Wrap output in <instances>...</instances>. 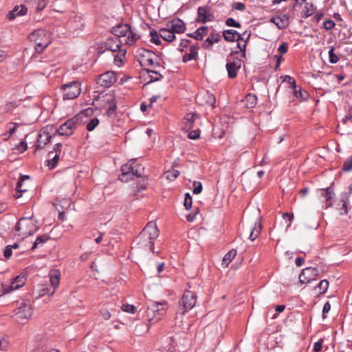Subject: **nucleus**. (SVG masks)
<instances>
[{
  "label": "nucleus",
  "instance_id": "43",
  "mask_svg": "<svg viewBox=\"0 0 352 352\" xmlns=\"http://www.w3.org/2000/svg\"><path fill=\"white\" fill-rule=\"evenodd\" d=\"M49 237L46 235L38 236L33 244L32 249H35L39 244L43 243L48 240Z\"/></svg>",
  "mask_w": 352,
  "mask_h": 352
},
{
  "label": "nucleus",
  "instance_id": "48",
  "mask_svg": "<svg viewBox=\"0 0 352 352\" xmlns=\"http://www.w3.org/2000/svg\"><path fill=\"white\" fill-rule=\"evenodd\" d=\"M192 197L190 196L188 193L186 194L185 199H184V206L187 210L190 209L192 207Z\"/></svg>",
  "mask_w": 352,
  "mask_h": 352
},
{
  "label": "nucleus",
  "instance_id": "47",
  "mask_svg": "<svg viewBox=\"0 0 352 352\" xmlns=\"http://www.w3.org/2000/svg\"><path fill=\"white\" fill-rule=\"evenodd\" d=\"M17 126H18V124L16 123H14V122H10L8 124V126H7L8 133V138H9L15 132Z\"/></svg>",
  "mask_w": 352,
  "mask_h": 352
},
{
  "label": "nucleus",
  "instance_id": "16",
  "mask_svg": "<svg viewBox=\"0 0 352 352\" xmlns=\"http://www.w3.org/2000/svg\"><path fill=\"white\" fill-rule=\"evenodd\" d=\"M166 26L169 28L174 34H182L186 30L185 23L179 19H175L166 23Z\"/></svg>",
  "mask_w": 352,
  "mask_h": 352
},
{
  "label": "nucleus",
  "instance_id": "54",
  "mask_svg": "<svg viewBox=\"0 0 352 352\" xmlns=\"http://www.w3.org/2000/svg\"><path fill=\"white\" fill-rule=\"evenodd\" d=\"M232 8L236 10L243 11L245 10V4L242 2H235L232 3Z\"/></svg>",
  "mask_w": 352,
  "mask_h": 352
},
{
  "label": "nucleus",
  "instance_id": "22",
  "mask_svg": "<svg viewBox=\"0 0 352 352\" xmlns=\"http://www.w3.org/2000/svg\"><path fill=\"white\" fill-rule=\"evenodd\" d=\"M28 8L24 5L16 6L8 14V19L10 21L14 19L17 16H23L26 14Z\"/></svg>",
  "mask_w": 352,
  "mask_h": 352
},
{
  "label": "nucleus",
  "instance_id": "17",
  "mask_svg": "<svg viewBox=\"0 0 352 352\" xmlns=\"http://www.w3.org/2000/svg\"><path fill=\"white\" fill-rule=\"evenodd\" d=\"M122 41H120L118 38H109L107 40V41L103 44L104 45V50L110 51L113 53L116 52L118 50L120 49Z\"/></svg>",
  "mask_w": 352,
  "mask_h": 352
},
{
  "label": "nucleus",
  "instance_id": "19",
  "mask_svg": "<svg viewBox=\"0 0 352 352\" xmlns=\"http://www.w3.org/2000/svg\"><path fill=\"white\" fill-rule=\"evenodd\" d=\"M50 284L54 287L53 291L50 294V296L54 294L56 288L58 286L60 279V272L58 270H51L49 274Z\"/></svg>",
  "mask_w": 352,
  "mask_h": 352
},
{
  "label": "nucleus",
  "instance_id": "23",
  "mask_svg": "<svg viewBox=\"0 0 352 352\" xmlns=\"http://www.w3.org/2000/svg\"><path fill=\"white\" fill-rule=\"evenodd\" d=\"M50 139L51 135L49 133L41 132L36 140V151L42 149L50 141Z\"/></svg>",
  "mask_w": 352,
  "mask_h": 352
},
{
  "label": "nucleus",
  "instance_id": "12",
  "mask_svg": "<svg viewBox=\"0 0 352 352\" xmlns=\"http://www.w3.org/2000/svg\"><path fill=\"white\" fill-rule=\"evenodd\" d=\"M318 270L315 267H307L303 269L301 274L299 275L300 282L302 284L311 283L315 280L316 277L318 275Z\"/></svg>",
  "mask_w": 352,
  "mask_h": 352
},
{
  "label": "nucleus",
  "instance_id": "1",
  "mask_svg": "<svg viewBox=\"0 0 352 352\" xmlns=\"http://www.w3.org/2000/svg\"><path fill=\"white\" fill-rule=\"evenodd\" d=\"M159 236V230L154 222H149L134 241L133 250L148 252L153 250L154 241Z\"/></svg>",
  "mask_w": 352,
  "mask_h": 352
},
{
  "label": "nucleus",
  "instance_id": "7",
  "mask_svg": "<svg viewBox=\"0 0 352 352\" xmlns=\"http://www.w3.org/2000/svg\"><path fill=\"white\" fill-rule=\"evenodd\" d=\"M32 310L29 300H23L15 313V320L18 323H25L32 316Z\"/></svg>",
  "mask_w": 352,
  "mask_h": 352
},
{
  "label": "nucleus",
  "instance_id": "45",
  "mask_svg": "<svg viewBox=\"0 0 352 352\" xmlns=\"http://www.w3.org/2000/svg\"><path fill=\"white\" fill-rule=\"evenodd\" d=\"M342 169L344 172H348L352 170V157L348 158L344 162Z\"/></svg>",
  "mask_w": 352,
  "mask_h": 352
},
{
  "label": "nucleus",
  "instance_id": "28",
  "mask_svg": "<svg viewBox=\"0 0 352 352\" xmlns=\"http://www.w3.org/2000/svg\"><path fill=\"white\" fill-rule=\"evenodd\" d=\"M142 56V59L140 60V63L143 65H152L153 64L152 56L153 53L151 51H143V54H140Z\"/></svg>",
  "mask_w": 352,
  "mask_h": 352
},
{
  "label": "nucleus",
  "instance_id": "15",
  "mask_svg": "<svg viewBox=\"0 0 352 352\" xmlns=\"http://www.w3.org/2000/svg\"><path fill=\"white\" fill-rule=\"evenodd\" d=\"M197 21L206 23L213 20L214 16L210 13V9L207 6L199 7L197 9Z\"/></svg>",
  "mask_w": 352,
  "mask_h": 352
},
{
  "label": "nucleus",
  "instance_id": "10",
  "mask_svg": "<svg viewBox=\"0 0 352 352\" xmlns=\"http://www.w3.org/2000/svg\"><path fill=\"white\" fill-rule=\"evenodd\" d=\"M78 122V118L75 117L67 120L65 123L59 126L58 129V134L65 136L72 135L76 128Z\"/></svg>",
  "mask_w": 352,
  "mask_h": 352
},
{
  "label": "nucleus",
  "instance_id": "14",
  "mask_svg": "<svg viewBox=\"0 0 352 352\" xmlns=\"http://www.w3.org/2000/svg\"><path fill=\"white\" fill-rule=\"evenodd\" d=\"M241 66V61L240 59L232 60V56H229L226 65L229 78H235Z\"/></svg>",
  "mask_w": 352,
  "mask_h": 352
},
{
  "label": "nucleus",
  "instance_id": "62",
  "mask_svg": "<svg viewBox=\"0 0 352 352\" xmlns=\"http://www.w3.org/2000/svg\"><path fill=\"white\" fill-rule=\"evenodd\" d=\"M331 309V305L329 302L324 303L322 309L323 318H326L325 314H327Z\"/></svg>",
  "mask_w": 352,
  "mask_h": 352
},
{
  "label": "nucleus",
  "instance_id": "49",
  "mask_svg": "<svg viewBox=\"0 0 352 352\" xmlns=\"http://www.w3.org/2000/svg\"><path fill=\"white\" fill-rule=\"evenodd\" d=\"M284 81L292 85V88L294 89V90L297 93V91L296 89V81L294 78H292L289 76H285L284 77Z\"/></svg>",
  "mask_w": 352,
  "mask_h": 352
},
{
  "label": "nucleus",
  "instance_id": "53",
  "mask_svg": "<svg viewBox=\"0 0 352 352\" xmlns=\"http://www.w3.org/2000/svg\"><path fill=\"white\" fill-rule=\"evenodd\" d=\"M200 133L199 130H192L188 133V138L192 140H197L199 138Z\"/></svg>",
  "mask_w": 352,
  "mask_h": 352
},
{
  "label": "nucleus",
  "instance_id": "11",
  "mask_svg": "<svg viewBox=\"0 0 352 352\" xmlns=\"http://www.w3.org/2000/svg\"><path fill=\"white\" fill-rule=\"evenodd\" d=\"M196 302L197 297L195 294L190 291H186L183 295L180 303L181 306L184 309L182 314L191 309L195 305Z\"/></svg>",
  "mask_w": 352,
  "mask_h": 352
},
{
  "label": "nucleus",
  "instance_id": "44",
  "mask_svg": "<svg viewBox=\"0 0 352 352\" xmlns=\"http://www.w3.org/2000/svg\"><path fill=\"white\" fill-rule=\"evenodd\" d=\"M24 179H29V176L23 175L21 177L20 180L17 183L16 189L19 192H26L27 189L23 188V182Z\"/></svg>",
  "mask_w": 352,
  "mask_h": 352
},
{
  "label": "nucleus",
  "instance_id": "40",
  "mask_svg": "<svg viewBox=\"0 0 352 352\" xmlns=\"http://www.w3.org/2000/svg\"><path fill=\"white\" fill-rule=\"evenodd\" d=\"M329 60L331 63H337L339 60L338 56L334 53V48L331 47L329 51Z\"/></svg>",
  "mask_w": 352,
  "mask_h": 352
},
{
  "label": "nucleus",
  "instance_id": "9",
  "mask_svg": "<svg viewBox=\"0 0 352 352\" xmlns=\"http://www.w3.org/2000/svg\"><path fill=\"white\" fill-rule=\"evenodd\" d=\"M61 149L62 144L60 143H57L54 146L53 150L48 153V159L45 163L46 166H47L50 169H53L56 166L60 159Z\"/></svg>",
  "mask_w": 352,
  "mask_h": 352
},
{
  "label": "nucleus",
  "instance_id": "6",
  "mask_svg": "<svg viewBox=\"0 0 352 352\" xmlns=\"http://www.w3.org/2000/svg\"><path fill=\"white\" fill-rule=\"evenodd\" d=\"M29 38L31 41L34 43L35 50L38 52H42L51 43L50 34L43 29L34 31Z\"/></svg>",
  "mask_w": 352,
  "mask_h": 352
},
{
  "label": "nucleus",
  "instance_id": "5",
  "mask_svg": "<svg viewBox=\"0 0 352 352\" xmlns=\"http://www.w3.org/2000/svg\"><path fill=\"white\" fill-rule=\"evenodd\" d=\"M166 302H151L147 307L146 317L151 323L160 321L166 314Z\"/></svg>",
  "mask_w": 352,
  "mask_h": 352
},
{
  "label": "nucleus",
  "instance_id": "42",
  "mask_svg": "<svg viewBox=\"0 0 352 352\" xmlns=\"http://www.w3.org/2000/svg\"><path fill=\"white\" fill-rule=\"evenodd\" d=\"M10 342L2 335L0 334V350L6 351L8 349Z\"/></svg>",
  "mask_w": 352,
  "mask_h": 352
},
{
  "label": "nucleus",
  "instance_id": "63",
  "mask_svg": "<svg viewBox=\"0 0 352 352\" xmlns=\"http://www.w3.org/2000/svg\"><path fill=\"white\" fill-rule=\"evenodd\" d=\"M322 341H318L314 343V350L316 352H320L322 350Z\"/></svg>",
  "mask_w": 352,
  "mask_h": 352
},
{
  "label": "nucleus",
  "instance_id": "18",
  "mask_svg": "<svg viewBox=\"0 0 352 352\" xmlns=\"http://www.w3.org/2000/svg\"><path fill=\"white\" fill-rule=\"evenodd\" d=\"M25 282V279L24 276H16L14 279V280L12 281V283H11L10 285L5 286L3 287V294H8L13 290L19 289V287L24 285Z\"/></svg>",
  "mask_w": 352,
  "mask_h": 352
},
{
  "label": "nucleus",
  "instance_id": "64",
  "mask_svg": "<svg viewBox=\"0 0 352 352\" xmlns=\"http://www.w3.org/2000/svg\"><path fill=\"white\" fill-rule=\"evenodd\" d=\"M12 251L11 249V247H9L8 245L6 248L4 250V256L6 259H9L10 256H12Z\"/></svg>",
  "mask_w": 352,
  "mask_h": 352
},
{
  "label": "nucleus",
  "instance_id": "21",
  "mask_svg": "<svg viewBox=\"0 0 352 352\" xmlns=\"http://www.w3.org/2000/svg\"><path fill=\"white\" fill-rule=\"evenodd\" d=\"M270 21L274 23L278 29L282 30L289 25V18L287 14H283L272 18Z\"/></svg>",
  "mask_w": 352,
  "mask_h": 352
},
{
  "label": "nucleus",
  "instance_id": "34",
  "mask_svg": "<svg viewBox=\"0 0 352 352\" xmlns=\"http://www.w3.org/2000/svg\"><path fill=\"white\" fill-rule=\"evenodd\" d=\"M220 35L218 33H211L208 38L204 41L206 47H210L213 43H217L220 39Z\"/></svg>",
  "mask_w": 352,
  "mask_h": 352
},
{
  "label": "nucleus",
  "instance_id": "20",
  "mask_svg": "<svg viewBox=\"0 0 352 352\" xmlns=\"http://www.w3.org/2000/svg\"><path fill=\"white\" fill-rule=\"evenodd\" d=\"M199 118L195 113H187L184 118V129L186 131L191 130L194 126V122Z\"/></svg>",
  "mask_w": 352,
  "mask_h": 352
},
{
  "label": "nucleus",
  "instance_id": "27",
  "mask_svg": "<svg viewBox=\"0 0 352 352\" xmlns=\"http://www.w3.org/2000/svg\"><path fill=\"white\" fill-rule=\"evenodd\" d=\"M223 35L224 38L229 42L238 40L241 37V35L236 31L233 30H225L223 33Z\"/></svg>",
  "mask_w": 352,
  "mask_h": 352
},
{
  "label": "nucleus",
  "instance_id": "59",
  "mask_svg": "<svg viewBox=\"0 0 352 352\" xmlns=\"http://www.w3.org/2000/svg\"><path fill=\"white\" fill-rule=\"evenodd\" d=\"M340 214H346L348 213L347 204L346 201H342V206L341 208H340Z\"/></svg>",
  "mask_w": 352,
  "mask_h": 352
},
{
  "label": "nucleus",
  "instance_id": "31",
  "mask_svg": "<svg viewBox=\"0 0 352 352\" xmlns=\"http://www.w3.org/2000/svg\"><path fill=\"white\" fill-rule=\"evenodd\" d=\"M256 101H257L256 96L254 94H249L245 96V100H243V102H244V105L245 106L246 108L251 109V108H253L256 105Z\"/></svg>",
  "mask_w": 352,
  "mask_h": 352
},
{
  "label": "nucleus",
  "instance_id": "56",
  "mask_svg": "<svg viewBox=\"0 0 352 352\" xmlns=\"http://www.w3.org/2000/svg\"><path fill=\"white\" fill-rule=\"evenodd\" d=\"M28 148V145L26 144L25 142H21L17 146H16V149L20 152V153H23L24 151H25Z\"/></svg>",
  "mask_w": 352,
  "mask_h": 352
},
{
  "label": "nucleus",
  "instance_id": "55",
  "mask_svg": "<svg viewBox=\"0 0 352 352\" xmlns=\"http://www.w3.org/2000/svg\"><path fill=\"white\" fill-rule=\"evenodd\" d=\"M226 23L228 26L236 27V28L240 27V24L238 22L235 21V20L233 19L232 18H228L226 20Z\"/></svg>",
  "mask_w": 352,
  "mask_h": 352
},
{
  "label": "nucleus",
  "instance_id": "2",
  "mask_svg": "<svg viewBox=\"0 0 352 352\" xmlns=\"http://www.w3.org/2000/svg\"><path fill=\"white\" fill-rule=\"evenodd\" d=\"M38 229V222L32 217L21 218L15 226L16 235L22 239L34 234Z\"/></svg>",
  "mask_w": 352,
  "mask_h": 352
},
{
  "label": "nucleus",
  "instance_id": "29",
  "mask_svg": "<svg viewBox=\"0 0 352 352\" xmlns=\"http://www.w3.org/2000/svg\"><path fill=\"white\" fill-rule=\"evenodd\" d=\"M197 47L195 45H191L190 47V52L184 54L182 60L185 63L190 60H195L197 57Z\"/></svg>",
  "mask_w": 352,
  "mask_h": 352
},
{
  "label": "nucleus",
  "instance_id": "33",
  "mask_svg": "<svg viewBox=\"0 0 352 352\" xmlns=\"http://www.w3.org/2000/svg\"><path fill=\"white\" fill-rule=\"evenodd\" d=\"M236 256V250L234 249H232L230 250L223 258L222 260V265H224V267H228V265L230 263V262L235 258Z\"/></svg>",
  "mask_w": 352,
  "mask_h": 352
},
{
  "label": "nucleus",
  "instance_id": "60",
  "mask_svg": "<svg viewBox=\"0 0 352 352\" xmlns=\"http://www.w3.org/2000/svg\"><path fill=\"white\" fill-rule=\"evenodd\" d=\"M189 43L188 40L182 39L179 45L178 49L180 51H184V49L188 46Z\"/></svg>",
  "mask_w": 352,
  "mask_h": 352
},
{
  "label": "nucleus",
  "instance_id": "4",
  "mask_svg": "<svg viewBox=\"0 0 352 352\" xmlns=\"http://www.w3.org/2000/svg\"><path fill=\"white\" fill-rule=\"evenodd\" d=\"M121 171L122 174L120 175V179L126 182L132 179L133 177H141L144 173V167L136 163L135 160H131L122 166Z\"/></svg>",
  "mask_w": 352,
  "mask_h": 352
},
{
  "label": "nucleus",
  "instance_id": "3",
  "mask_svg": "<svg viewBox=\"0 0 352 352\" xmlns=\"http://www.w3.org/2000/svg\"><path fill=\"white\" fill-rule=\"evenodd\" d=\"M113 38H118L120 41L126 45H133L139 38L137 34L127 24H122L113 28Z\"/></svg>",
  "mask_w": 352,
  "mask_h": 352
},
{
  "label": "nucleus",
  "instance_id": "25",
  "mask_svg": "<svg viewBox=\"0 0 352 352\" xmlns=\"http://www.w3.org/2000/svg\"><path fill=\"white\" fill-rule=\"evenodd\" d=\"M67 26L74 30H80L83 27L82 17L79 15H75L72 19L68 21Z\"/></svg>",
  "mask_w": 352,
  "mask_h": 352
},
{
  "label": "nucleus",
  "instance_id": "38",
  "mask_svg": "<svg viewBox=\"0 0 352 352\" xmlns=\"http://www.w3.org/2000/svg\"><path fill=\"white\" fill-rule=\"evenodd\" d=\"M179 175V171L177 170L172 169L165 173L166 178L168 180H174Z\"/></svg>",
  "mask_w": 352,
  "mask_h": 352
},
{
  "label": "nucleus",
  "instance_id": "61",
  "mask_svg": "<svg viewBox=\"0 0 352 352\" xmlns=\"http://www.w3.org/2000/svg\"><path fill=\"white\" fill-rule=\"evenodd\" d=\"M100 315L106 320H109L111 318V314L107 309L101 310Z\"/></svg>",
  "mask_w": 352,
  "mask_h": 352
},
{
  "label": "nucleus",
  "instance_id": "52",
  "mask_svg": "<svg viewBox=\"0 0 352 352\" xmlns=\"http://www.w3.org/2000/svg\"><path fill=\"white\" fill-rule=\"evenodd\" d=\"M49 0H38L36 9L38 11L43 10L48 3Z\"/></svg>",
  "mask_w": 352,
  "mask_h": 352
},
{
  "label": "nucleus",
  "instance_id": "30",
  "mask_svg": "<svg viewBox=\"0 0 352 352\" xmlns=\"http://www.w3.org/2000/svg\"><path fill=\"white\" fill-rule=\"evenodd\" d=\"M315 10L316 8L312 3L305 2L303 10L301 13L302 16L304 18H308L314 13Z\"/></svg>",
  "mask_w": 352,
  "mask_h": 352
},
{
  "label": "nucleus",
  "instance_id": "46",
  "mask_svg": "<svg viewBox=\"0 0 352 352\" xmlns=\"http://www.w3.org/2000/svg\"><path fill=\"white\" fill-rule=\"evenodd\" d=\"M99 124V120L97 118L91 119L87 124V129L89 131H93Z\"/></svg>",
  "mask_w": 352,
  "mask_h": 352
},
{
  "label": "nucleus",
  "instance_id": "37",
  "mask_svg": "<svg viewBox=\"0 0 352 352\" xmlns=\"http://www.w3.org/2000/svg\"><path fill=\"white\" fill-rule=\"evenodd\" d=\"M329 287V281L326 279L321 280L317 285L320 294H324Z\"/></svg>",
  "mask_w": 352,
  "mask_h": 352
},
{
  "label": "nucleus",
  "instance_id": "58",
  "mask_svg": "<svg viewBox=\"0 0 352 352\" xmlns=\"http://www.w3.org/2000/svg\"><path fill=\"white\" fill-rule=\"evenodd\" d=\"M288 45L286 42L283 43L278 48V51L280 53V54H284L287 52Z\"/></svg>",
  "mask_w": 352,
  "mask_h": 352
},
{
  "label": "nucleus",
  "instance_id": "8",
  "mask_svg": "<svg viewBox=\"0 0 352 352\" xmlns=\"http://www.w3.org/2000/svg\"><path fill=\"white\" fill-rule=\"evenodd\" d=\"M80 84L78 81L65 84L63 86L64 100H72L77 98L81 91Z\"/></svg>",
  "mask_w": 352,
  "mask_h": 352
},
{
  "label": "nucleus",
  "instance_id": "32",
  "mask_svg": "<svg viewBox=\"0 0 352 352\" xmlns=\"http://www.w3.org/2000/svg\"><path fill=\"white\" fill-rule=\"evenodd\" d=\"M261 228V223L260 222H255L254 227L251 228L249 238L252 241H254L259 236Z\"/></svg>",
  "mask_w": 352,
  "mask_h": 352
},
{
  "label": "nucleus",
  "instance_id": "51",
  "mask_svg": "<svg viewBox=\"0 0 352 352\" xmlns=\"http://www.w3.org/2000/svg\"><path fill=\"white\" fill-rule=\"evenodd\" d=\"M336 25V23L332 20H326L323 22V26L327 30L333 29Z\"/></svg>",
  "mask_w": 352,
  "mask_h": 352
},
{
  "label": "nucleus",
  "instance_id": "35",
  "mask_svg": "<svg viewBox=\"0 0 352 352\" xmlns=\"http://www.w3.org/2000/svg\"><path fill=\"white\" fill-rule=\"evenodd\" d=\"M126 50H120L118 52L114 55V63L120 67L123 63V58H124Z\"/></svg>",
  "mask_w": 352,
  "mask_h": 352
},
{
  "label": "nucleus",
  "instance_id": "57",
  "mask_svg": "<svg viewBox=\"0 0 352 352\" xmlns=\"http://www.w3.org/2000/svg\"><path fill=\"white\" fill-rule=\"evenodd\" d=\"M135 307L132 305H123V310L126 312L134 314L135 311Z\"/></svg>",
  "mask_w": 352,
  "mask_h": 352
},
{
  "label": "nucleus",
  "instance_id": "50",
  "mask_svg": "<svg viewBox=\"0 0 352 352\" xmlns=\"http://www.w3.org/2000/svg\"><path fill=\"white\" fill-rule=\"evenodd\" d=\"M193 193L198 195L202 191V184L199 182H195L193 183Z\"/></svg>",
  "mask_w": 352,
  "mask_h": 352
},
{
  "label": "nucleus",
  "instance_id": "41",
  "mask_svg": "<svg viewBox=\"0 0 352 352\" xmlns=\"http://www.w3.org/2000/svg\"><path fill=\"white\" fill-rule=\"evenodd\" d=\"M147 72L151 78L150 82L159 80L162 78V75L157 72L149 69H148Z\"/></svg>",
  "mask_w": 352,
  "mask_h": 352
},
{
  "label": "nucleus",
  "instance_id": "13",
  "mask_svg": "<svg viewBox=\"0 0 352 352\" xmlns=\"http://www.w3.org/2000/svg\"><path fill=\"white\" fill-rule=\"evenodd\" d=\"M116 81V76L113 72H107L97 78V84L100 86L109 87Z\"/></svg>",
  "mask_w": 352,
  "mask_h": 352
},
{
  "label": "nucleus",
  "instance_id": "36",
  "mask_svg": "<svg viewBox=\"0 0 352 352\" xmlns=\"http://www.w3.org/2000/svg\"><path fill=\"white\" fill-rule=\"evenodd\" d=\"M208 28L205 26H202L199 28H198L194 33H193V38H195L196 40H202L204 36L207 34Z\"/></svg>",
  "mask_w": 352,
  "mask_h": 352
},
{
  "label": "nucleus",
  "instance_id": "24",
  "mask_svg": "<svg viewBox=\"0 0 352 352\" xmlns=\"http://www.w3.org/2000/svg\"><path fill=\"white\" fill-rule=\"evenodd\" d=\"M196 100L200 103L205 100V103L210 106H213L215 103L214 96L212 94H210L208 91L198 94L196 97Z\"/></svg>",
  "mask_w": 352,
  "mask_h": 352
},
{
  "label": "nucleus",
  "instance_id": "39",
  "mask_svg": "<svg viewBox=\"0 0 352 352\" xmlns=\"http://www.w3.org/2000/svg\"><path fill=\"white\" fill-rule=\"evenodd\" d=\"M150 36H151V42L156 44L160 45L161 43L160 41V36L157 34V32L155 30H152L150 32Z\"/></svg>",
  "mask_w": 352,
  "mask_h": 352
},
{
  "label": "nucleus",
  "instance_id": "26",
  "mask_svg": "<svg viewBox=\"0 0 352 352\" xmlns=\"http://www.w3.org/2000/svg\"><path fill=\"white\" fill-rule=\"evenodd\" d=\"M160 36L168 42H172L175 38V34L167 26L160 30Z\"/></svg>",
  "mask_w": 352,
  "mask_h": 352
}]
</instances>
